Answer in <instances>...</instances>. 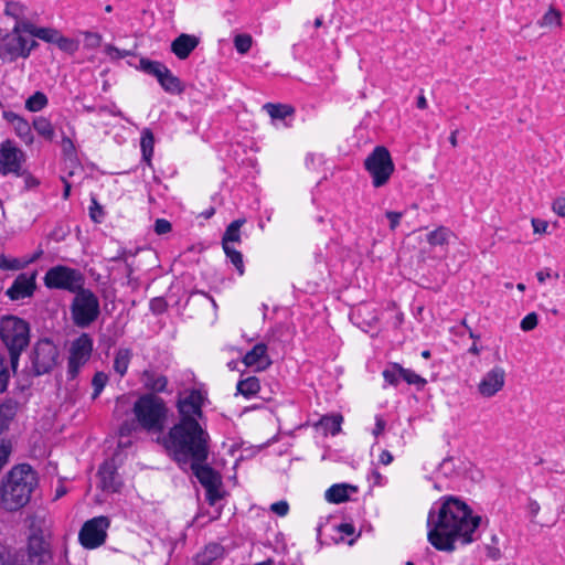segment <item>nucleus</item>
I'll use <instances>...</instances> for the list:
<instances>
[{
    "instance_id": "26",
    "label": "nucleus",
    "mask_w": 565,
    "mask_h": 565,
    "mask_svg": "<svg viewBox=\"0 0 565 565\" xmlns=\"http://www.w3.org/2000/svg\"><path fill=\"white\" fill-rule=\"evenodd\" d=\"M224 555V547L220 543H210L205 548L198 553L195 562L198 565H211L214 561L222 558Z\"/></svg>"
},
{
    "instance_id": "4",
    "label": "nucleus",
    "mask_w": 565,
    "mask_h": 565,
    "mask_svg": "<svg viewBox=\"0 0 565 565\" xmlns=\"http://www.w3.org/2000/svg\"><path fill=\"white\" fill-rule=\"evenodd\" d=\"M30 323L13 315L0 318V340L8 350L10 365L17 372L22 352L30 344Z\"/></svg>"
},
{
    "instance_id": "39",
    "label": "nucleus",
    "mask_w": 565,
    "mask_h": 565,
    "mask_svg": "<svg viewBox=\"0 0 565 565\" xmlns=\"http://www.w3.org/2000/svg\"><path fill=\"white\" fill-rule=\"evenodd\" d=\"M226 257L231 260V263L235 266L236 270L239 275L244 274V262L243 255L241 252L235 249L231 245L222 246Z\"/></svg>"
},
{
    "instance_id": "53",
    "label": "nucleus",
    "mask_w": 565,
    "mask_h": 565,
    "mask_svg": "<svg viewBox=\"0 0 565 565\" xmlns=\"http://www.w3.org/2000/svg\"><path fill=\"white\" fill-rule=\"evenodd\" d=\"M537 315L535 312H530L522 319L520 327L523 331H531L537 326Z\"/></svg>"
},
{
    "instance_id": "50",
    "label": "nucleus",
    "mask_w": 565,
    "mask_h": 565,
    "mask_svg": "<svg viewBox=\"0 0 565 565\" xmlns=\"http://www.w3.org/2000/svg\"><path fill=\"white\" fill-rule=\"evenodd\" d=\"M24 267V264L18 258H7L3 254L0 255V268L3 270H18Z\"/></svg>"
},
{
    "instance_id": "38",
    "label": "nucleus",
    "mask_w": 565,
    "mask_h": 565,
    "mask_svg": "<svg viewBox=\"0 0 565 565\" xmlns=\"http://www.w3.org/2000/svg\"><path fill=\"white\" fill-rule=\"evenodd\" d=\"M25 6L17 1H8L6 3L4 14L18 21H28L25 17Z\"/></svg>"
},
{
    "instance_id": "15",
    "label": "nucleus",
    "mask_w": 565,
    "mask_h": 565,
    "mask_svg": "<svg viewBox=\"0 0 565 565\" xmlns=\"http://www.w3.org/2000/svg\"><path fill=\"white\" fill-rule=\"evenodd\" d=\"M23 152L14 147L10 140H6L0 147V174H20Z\"/></svg>"
},
{
    "instance_id": "40",
    "label": "nucleus",
    "mask_w": 565,
    "mask_h": 565,
    "mask_svg": "<svg viewBox=\"0 0 565 565\" xmlns=\"http://www.w3.org/2000/svg\"><path fill=\"white\" fill-rule=\"evenodd\" d=\"M13 127H14L17 135L21 138V140L24 143L31 145L33 142V135H32L31 127L24 118L19 119L18 122H14Z\"/></svg>"
},
{
    "instance_id": "17",
    "label": "nucleus",
    "mask_w": 565,
    "mask_h": 565,
    "mask_svg": "<svg viewBox=\"0 0 565 565\" xmlns=\"http://www.w3.org/2000/svg\"><path fill=\"white\" fill-rule=\"evenodd\" d=\"M99 488L108 493L119 492L124 486L114 459L105 460L98 468Z\"/></svg>"
},
{
    "instance_id": "27",
    "label": "nucleus",
    "mask_w": 565,
    "mask_h": 565,
    "mask_svg": "<svg viewBox=\"0 0 565 565\" xmlns=\"http://www.w3.org/2000/svg\"><path fill=\"white\" fill-rule=\"evenodd\" d=\"M154 136L149 128H145L141 132L140 148L142 153V160L151 166V159L153 156Z\"/></svg>"
},
{
    "instance_id": "7",
    "label": "nucleus",
    "mask_w": 565,
    "mask_h": 565,
    "mask_svg": "<svg viewBox=\"0 0 565 565\" xmlns=\"http://www.w3.org/2000/svg\"><path fill=\"white\" fill-rule=\"evenodd\" d=\"M364 168L372 177L375 188L385 185L395 170L394 162L388 149L384 146H376L364 160Z\"/></svg>"
},
{
    "instance_id": "14",
    "label": "nucleus",
    "mask_w": 565,
    "mask_h": 565,
    "mask_svg": "<svg viewBox=\"0 0 565 565\" xmlns=\"http://www.w3.org/2000/svg\"><path fill=\"white\" fill-rule=\"evenodd\" d=\"M28 562L30 565H54L50 544L42 533H33L28 540Z\"/></svg>"
},
{
    "instance_id": "31",
    "label": "nucleus",
    "mask_w": 565,
    "mask_h": 565,
    "mask_svg": "<svg viewBox=\"0 0 565 565\" xmlns=\"http://www.w3.org/2000/svg\"><path fill=\"white\" fill-rule=\"evenodd\" d=\"M342 422L343 417L340 414L327 415L321 417L318 426L323 429L324 434H331L334 436L340 433Z\"/></svg>"
},
{
    "instance_id": "63",
    "label": "nucleus",
    "mask_w": 565,
    "mask_h": 565,
    "mask_svg": "<svg viewBox=\"0 0 565 565\" xmlns=\"http://www.w3.org/2000/svg\"><path fill=\"white\" fill-rule=\"evenodd\" d=\"M62 147H63L64 153L66 156H68V157L75 153L74 142L67 136L63 137V139H62Z\"/></svg>"
},
{
    "instance_id": "59",
    "label": "nucleus",
    "mask_w": 565,
    "mask_h": 565,
    "mask_svg": "<svg viewBox=\"0 0 565 565\" xmlns=\"http://www.w3.org/2000/svg\"><path fill=\"white\" fill-rule=\"evenodd\" d=\"M0 565H17L11 558L10 551L7 546L0 543Z\"/></svg>"
},
{
    "instance_id": "33",
    "label": "nucleus",
    "mask_w": 565,
    "mask_h": 565,
    "mask_svg": "<svg viewBox=\"0 0 565 565\" xmlns=\"http://www.w3.org/2000/svg\"><path fill=\"white\" fill-rule=\"evenodd\" d=\"M138 68L148 75L154 76L157 78V81H159V78L163 74L164 68H167V66L159 61H152V60H149L146 57H141L139 60Z\"/></svg>"
},
{
    "instance_id": "42",
    "label": "nucleus",
    "mask_w": 565,
    "mask_h": 565,
    "mask_svg": "<svg viewBox=\"0 0 565 565\" xmlns=\"http://www.w3.org/2000/svg\"><path fill=\"white\" fill-rule=\"evenodd\" d=\"M398 372H402V379L409 385H415L417 390H422L427 384V381L422 377L419 374L415 373L411 369H404L402 366V371L397 370Z\"/></svg>"
},
{
    "instance_id": "41",
    "label": "nucleus",
    "mask_w": 565,
    "mask_h": 565,
    "mask_svg": "<svg viewBox=\"0 0 565 565\" xmlns=\"http://www.w3.org/2000/svg\"><path fill=\"white\" fill-rule=\"evenodd\" d=\"M402 365L398 363H390V365L383 371V377L390 385L396 386L402 379Z\"/></svg>"
},
{
    "instance_id": "18",
    "label": "nucleus",
    "mask_w": 565,
    "mask_h": 565,
    "mask_svg": "<svg viewBox=\"0 0 565 565\" xmlns=\"http://www.w3.org/2000/svg\"><path fill=\"white\" fill-rule=\"evenodd\" d=\"M504 381V370L501 366H494L482 377L478 385V391L484 397H492L502 390Z\"/></svg>"
},
{
    "instance_id": "52",
    "label": "nucleus",
    "mask_w": 565,
    "mask_h": 565,
    "mask_svg": "<svg viewBox=\"0 0 565 565\" xmlns=\"http://www.w3.org/2000/svg\"><path fill=\"white\" fill-rule=\"evenodd\" d=\"M84 34V45L88 49H96L102 43V35L96 32L86 31Z\"/></svg>"
},
{
    "instance_id": "44",
    "label": "nucleus",
    "mask_w": 565,
    "mask_h": 565,
    "mask_svg": "<svg viewBox=\"0 0 565 565\" xmlns=\"http://www.w3.org/2000/svg\"><path fill=\"white\" fill-rule=\"evenodd\" d=\"M253 44L252 35L247 33L237 34L234 38V47L239 54H246Z\"/></svg>"
},
{
    "instance_id": "19",
    "label": "nucleus",
    "mask_w": 565,
    "mask_h": 565,
    "mask_svg": "<svg viewBox=\"0 0 565 565\" xmlns=\"http://www.w3.org/2000/svg\"><path fill=\"white\" fill-rule=\"evenodd\" d=\"M188 470L192 471L204 489L222 484L221 475L214 468L209 466L206 461L191 460L188 463Z\"/></svg>"
},
{
    "instance_id": "21",
    "label": "nucleus",
    "mask_w": 565,
    "mask_h": 565,
    "mask_svg": "<svg viewBox=\"0 0 565 565\" xmlns=\"http://www.w3.org/2000/svg\"><path fill=\"white\" fill-rule=\"evenodd\" d=\"M143 387L148 391L146 394H159L167 391L168 377L153 370H145L141 374Z\"/></svg>"
},
{
    "instance_id": "64",
    "label": "nucleus",
    "mask_w": 565,
    "mask_h": 565,
    "mask_svg": "<svg viewBox=\"0 0 565 565\" xmlns=\"http://www.w3.org/2000/svg\"><path fill=\"white\" fill-rule=\"evenodd\" d=\"M532 226H533L534 233L542 234V233L546 232L548 224L544 220L532 218Z\"/></svg>"
},
{
    "instance_id": "23",
    "label": "nucleus",
    "mask_w": 565,
    "mask_h": 565,
    "mask_svg": "<svg viewBox=\"0 0 565 565\" xmlns=\"http://www.w3.org/2000/svg\"><path fill=\"white\" fill-rule=\"evenodd\" d=\"M267 345L265 343L255 344L252 350H249L243 358V363L246 366H253L256 364L263 363L266 360L265 364L260 369H266L270 365L271 361L267 358Z\"/></svg>"
},
{
    "instance_id": "47",
    "label": "nucleus",
    "mask_w": 565,
    "mask_h": 565,
    "mask_svg": "<svg viewBox=\"0 0 565 565\" xmlns=\"http://www.w3.org/2000/svg\"><path fill=\"white\" fill-rule=\"evenodd\" d=\"M11 452H12L11 441L7 440V439H1L0 440V471L9 462Z\"/></svg>"
},
{
    "instance_id": "56",
    "label": "nucleus",
    "mask_w": 565,
    "mask_h": 565,
    "mask_svg": "<svg viewBox=\"0 0 565 565\" xmlns=\"http://www.w3.org/2000/svg\"><path fill=\"white\" fill-rule=\"evenodd\" d=\"M167 308L168 303L161 297H157L150 300V310L156 315L163 313L167 310Z\"/></svg>"
},
{
    "instance_id": "10",
    "label": "nucleus",
    "mask_w": 565,
    "mask_h": 565,
    "mask_svg": "<svg viewBox=\"0 0 565 565\" xmlns=\"http://www.w3.org/2000/svg\"><path fill=\"white\" fill-rule=\"evenodd\" d=\"M94 350V340L89 333L83 332L71 343L67 359V380L77 377L81 369L89 361Z\"/></svg>"
},
{
    "instance_id": "29",
    "label": "nucleus",
    "mask_w": 565,
    "mask_h": 565,
    "mask_svg": "<svg viewBox=\"0 0 565 565\" xmlns=\"http://www.w3.org/2000/svg\"><path fill=\"white\" fill-rule=\"evenodd\" d=\"M238 394H242L246 398L255 396L260 390L259 380L256 376H249L247 379L238 381L236 385Z\"/></svg>"
},
{
    "instance_id": "16",
    "label": "nucleus",
    "mask_w": 565,
    "mask_h": 565,
    "mask_svg": "<svg viewBox=\"0 0 565 565\" xmlns=\"http://www.w3.org/2000/svg\"><path fill=\"white\" fill-rule=\"evenodd\" d=\"M36 271L19 274L11 287L7 289L6 296L13 301L32 297L36 289Z\"/></svg>"
},
{
    "instance_id": "61",
    "label": "nucleus",
    "mask_w": 565,
    "mask_h": 565,
    "mask_svg": "<svg viewBox=\"0 0 565 565\" xmlns=\"http://www.w3.org/2000/svg\"><path fill=\"white\" fill-rule=\"evenodd\" d=\"M552 210L561 217H565V198H557L553 201Z\"/></svg>"
},
{
    "instance_id": "24",
    "label": "nucleus",
    "mask_w": 565,
    "mask_h": 565,
    "mask_svg": "<svg viewBox=\"0 0 565 565\" xmlns=\"http://www.w3.org/2000/svg\"><path fill=\"white\" fill-rule=\"evenodd\" d=\"M158 83L164 92L171 95H179L184 92V85L181 79L173 75V73L167 67L163 74L159 78Z\"/></svg>"
},
{
    "instance_id": "45",
    "label": "nucleus",
    "mask_w": 565,
    "mask_h": 565,
    "mask_svg": "<svg viewBox=\"0 0 565 565\" xmlns=\"http://www.w3.org/2000/svg\"><path fill=\"white\" fill-rule=\"evenodd\" d=\"M107 382H108V376L106 373L96 372L94 374L93 380H92V385H93V390H94L93 394H92L93 399L97 398L100 395V393L103 392Z\"/></svg>"
},
{
    "instance_id": "46",
    "label": "nucleus",
    "mask_w": 565,
    "mask_h": 565,
    "mask_svg": "<svg viewBox=\"0 0 565 565\" xmlns=\"http://www.w3.org/2000/svg\"><path fill=\"white\" fill-rule=\"evenodd\" d=\"M6 362V356L3 354H0V395L7 391L10 379V374Z\"/></svg>"
},
{
    "instance_id": "58",
    "label": "nucleus",
    "mask_w": 565,
    "mask_h": 565,
    "mask_svg": "<svg viewBox=\"0 0 565 565\" xmlns=\"http://www.w3.org/2000/svg\"><path fill=\"white\" fill-rule=\"evenodd\" d=\"M385 216L390 222V230L394 231L399 225L403 213L396 211H387Z\"/></svg>"
},
{
    "instance_id": "49",
    "label": "nucleus",
    "mask_w": 565,
    "mask_h": 565,
    "mask_svg": "<svg viewBox=\"0 0 565 565\" xmlns=\"http://www.w3.org/2000/svg\"><path fill=\"white\" fill-rule=\"evenodd\" d=\"M139 427L137 419L125 420L118 428V434L120 438L130 437Z\"/></svg>"
},
{
    "instance_id": "11",
    "label": "nucleus",
    "mask_w": 565,
    "mask_h": 565,
    "mask_svg": "<svg viewBox=\"0 0 565 565\" xmlns=\"http://www.w3.org/2000/svg\"><path fill=\"white\" fill-rule=\"evenodd\" d=\"M109 525V519L104 515L95 516L86 521L78 533V540L82 546L94 550L103 545L106 541Z\"/></svg>"
},
{
    "instance_id": "25",
    "label": "nucleus",
    "mask_w": 565,
    "mask_h": 565,
    "mask_svg": "<svg viewBox=\"0 0 565 565\" xmlns=\"http://www.w3.org/2000/svg\"><path fill=\"white\" fill-rule=\"evenodd\" d=\"M349 490L356 491L358 488L347 483H335L326 491L324 498L330 503H342L349 500Z\"/></svg>"
},
{
    "instance_id": "12",
    "label": "nucleus",
    "mask_w": 565,
    "mask_h": 565,
    "mask_svg": "<svg viewBox=\"0 0 565 565\" xmlns=\"http://www.w3.org/2000/svg\"><path fill=\"white\" fill-rule=\"evenodd\" d=\"M22 21L15 22L12 31L1 36L0 40V60L3 62H15L26 53L25 38L22 35L24 30L21 29Z\"/></svg>"
},
{
    "instance_id": "3",
    "label": "nucleus",
    "mask_w": 565,
    "mask_h": 565,
    "mask_svg": "<svg viewBox=\"0 0 565 565\" xmlns=\"http://www.w3.org/2000/svg\"><path fill=\"white\" fill-rule=\"evenodd\" d=\"M38 484L36 472L29 463H20L4 476L0 486V504L6 511H18L26 505Z\"/></svg>"
},
{
    "instance_id": "43",
    "label": "nucleus",
    "mask_w": 565,
    "mask_h": 565,
    "mask_svg": "<svg viewBox=\"0 0 565 565\" xmlns=\"http://www.w3.org/2000/svg\"><path fill=\"white\" fill-rule=\"evenodd\" d=\"M54 44H56L61 51L67 54H74L78 50V42L62 35L61 32L58 33Z\"/></svg>"
},
{
    "instance_id": "2",
    "label": "nucleus",
    "mask_w": 565,
    "mask_h": 565,
    "mask_svg": "<svg viewBox=\"0 0 565 565\" xmlns=\"http://www.w3.org/2000/svg\"><path fill=\"white\" fill-rule=\"evenodd\" d=\"M210 441V434L200 422H177L162 438L169 456L184 471L191 460L207 461Z\"/></svg>"
},
{
    "instance_id": "35",
    "label": "nucleus",
    "mask_w": 565,
    "mask_h": 565,
    "mask_svg": "<svg viewBox=\"0 0 565 565\" xmlns=\"http://www.w3.org/2000/svg\"><path fill=\"white\" fill-rule=\"evenodd\" d=\"M49 104V99L43 92H35L25 100V108L29 111L38 113L45 108Z\"/></svg>"
},
{
    "instance_id": "34",
    "label": "nucleus",
    "mask_w": 565,
    "mask_h": 565,
    "mask_svg": "<svg viewBox=\"0 0 565 565\" xmlns=\"http://www.w3.org/2000/svg\"><path fill=\"white\" fill-rule=\"evenodd\" d=\"M264 108L267 110L268 115L273 119H285L291 115H294L295 109L290 105L286 104H273L267 103L264 105Z\"/></svg>"
},
{
    "instance_id": "28",
    "label": "nucleus",
    "mask_w": 565,
    "mask_h": 565,
    "mask_svg": "<svg viewBox=\"0 0 565 565\" xmlns=\"http://www.w3.org/2000/svg\"><path fill=\"white\" fill-rule=\"evenodd\" d=\"M454 236L451 230L446 226H439L427 234V242L430 246H444L449 243L450 237Z\"/></svg>"
},
{
    "instance_id": "32",
    "label": "nucleus",
    "mask_w": 565,
    "mask_h": 565,
    "mask_svg": "<svg viewBox=\"0 0 565 565\" xmlns=\"http://www.w3.org/2000/svg\"><path fill=\"white\" fill-rule=\"evenodd\" d=\"M132 358V351L128 348H121L117 351L114 359V370L120 376L127 373L130 360Z\"/></svg>"
},
{
    "instance_id": "22",
    "label": "nucleus",
    "mask_w": 565,
    "mask_h": 565,
    "mask_svg": "<svg viewBox=\"0 0 565 565\" xmlns=\"http://www.w3.org/2000/svg\"><path fill=\"white\" fill-rule=\"evenodd\" d=\"M21 29L24 33L32 35L33 38L40 39L46 43L55 42L60 31L49 26H36L31 21H22Z\"/></svg>"
},
{
    "instance_id": "20",
    "label": "nucleus",
    "mask_w": 565,
    "mask_h": 565,
    "mask_svg": "<svg viewBox=\"0 0 565 565\" xmlns=\"http://www.w3.org/2000/svg\"><path fill=\"white\" fill-rule=\"evenodd\" d=\"M200 44V39L193 34L181 33L171 42V52L179 58L185 60Z\"/></svg>"
},
{
    "instance_id": "9",
    "label": "nucleus",
    "mask_w": 565,
    "mask_h": 565,
    "mask_svg": "<svg viewBox=\"0 0 565 565\" xmlns=\"http://www.w3.org/2000/svg\"><path fill=\"white\" fill-rule=\"evenodd\" d=\"M58 358V348L51 339H39L33 344L30 353L33 374L35 376H41L52 372L57 365Z\"/></svg>"
},
{
    "instance_id": "30",
    "label": "nucleus",
    "mask_w": 565,
    "mask_h": 565,
    "mask_svg": "<svg viewBox=\"0 0 565 565\" xmlns=\"http://www.w3.org/2000/svg\"><path fill=\"white\" fill-rule=\"evenodd\" d=\"M245 222V218H237L226 227L222 237V246L241 242V227Z\"/></svg>"
},
{
    "instance_id": "60",
    "label": "nucleus",
    "mask_w": 565,
    "mask_h": 565,
    "mask_svg": "<svg viewBox=\"0 0 565 565\" xmlns=\"http://www.w3.org/2000/svg\"><path fill=\"white\" fill-rule=\"evenodd\" d=\"M270 510L279 516H285L289 511V505L286 501H278L270 505Z\"/></svg>"
},
{
    "instance_id": "48",
    "label": "nucleus",
    "mask_w": 565,
    "mask_h": 565,
    "mask_svg": "<svg viewBox=\"0 0 565 565\" xmlns=\"http://www.w3.org/2000/svg\"><path fill=\"white\" fill-rule=\"evenodd\" d=\"M90 206H89V217L95 223H100L105 216V212L103 206L98 203L95 196L90 200Z\"/></svg>"
},
{
    "instance_id": "6",
    "label": "nucleus",
    "mask_w": 565,
    "mask_h": 565,
    "mask_svg": "<svg viewBox=\"0 0 565 565\" xmlns=\"http://www.w3.org/2000/svg\"><path fill=\"white\" fill-rule=\"evenodd\" d=\"M70 309L72 320L78 328L89 327L100 315L97 296L90 289L84 287L75 292Z\"/></svg>"
},
{
    "instance_id": "1",
    "label": "nucleus",
    "mask_w": 565,
    "mask_h": 565,
    "mask_svg": "<svg viewBox=\"0 0 565 565\" xmlns=\"http://www.w3.org/2000/svg\"><path fill=\"white\" fill-rule=\"evenodd\" d=\"M481 518L473 516L470 507L462 500L448 495L443 498L438 510L428 513V541L438 551L452 552L456 543L467 545L473 542V533Z\"/></svg>"
},
{
    "instance_id": "13",
    "label": "nucleus",
    "mask_w": 565,
    "mask_h": 565,
    "mask_svg": "<svg viewBox=\"0 0 565 565\" xmlns=\"http://www.w3.org/2000/svg\"><path fill=\"white\" fill-rule=\"evenodd\" d=\"M204 394L200 390H191L183 397H179L177 409L179 414L178 422H199L203 418Z\"/></svg>"
},
{
    "instance_id": "37",
    "label": "nucleus",
    "mask_w": 565,
    "mask_h": 565,
    "mask_svg": "<svg viewBox=\"0 0 565 565\" xmlns=\"http://www.w3.org/2000/svg\"><path fill=\"white\" fill-rule=\"evenodd\" d=\"M33 127L35 131L45 138L46 140H52L54 137V128L51 121L45 117H38L33 121Z\"/></svg>"
},
{
    "instance_id": "51",
    "label": "nucleus",
    "mask_w": 565,
    "mask_h": 565,
    "mask_svg": "<svg viewBox=\"0 0 565 565\" xmlns=\"http://www.w3.org/2000/svg\"><path fill=\"white\" fill-rule=\"evenodd\" d=\"M104 52L107 56H109L110 60L118 61L121 60L128 55H131L132 53L127 50H120L113 44H107L104 49Z\"/></svg>"
},
{
    "instance_id": "5",
    "label": "nucleus",
    "mask_w": 565,
    "mask_h": 565,
    "mask_svg": "<svg viewBox=\"0 0 565 565\" xmlns=\"http://www.w3.org/2000/svg\"><path fill=\"white\" fill-rule=\"evenodd\" d=\"M132 413L140 429L161 433L168 415L163 398L154 394H142L134 403Z\"/></svg>"
},
{
    "instance_id": "36",
    "label": "nucleus",
    "mask_w": 565,
    "mask_h": 565,
    "mask_svg": "<svg viewBox=\"0 0 565 565\" xmlns=\"http://www.w3.org/2000/svg\"><path fill=\"white\" fill-rule=\"evenodd\" d=\"M537 24L541 28L561 26L562 25V12L554 7H550V9L544 13L542 19L537 21Z\"/></svg>"
},
{
    "instance_id": "57",
    "label": "nucleus",
    "mask_w": 565,
    "mask_h": 565,
    "mask_svg": "<svg viewBox=\"0 0 565 565\" xmlns=\"http://www.w3.org/2000/svg\"><path fill=\"white\" fill-rule=\"evenodd\" d=\"M24 179V190H31L40 184V181L28 171H21L20 174Z\"/></svg>"
},
{
    "instance_id": "55",
    "label": "nucleus",
    "mask_w": 565,
    "mask_h": 565,
    "mask_svg": "<svg viewBox=\"0 0 565 565\" xmlns=\"http://www.w3.org/2000/svg\"><path fill=\"white\" fill-rule=\"evenodd\" d=\"M172 225L171 223L166 218H157L153 225V231L158 235H164L169 232H171Z\"/></svg>"
},
{
    "instance_id": "8",
    "label": "nucleus",
    "mask_w": 565,
    "mask_h": 565,
    "mask_svg": "<svg viewBox=\"0 0 565 565\" xmlns=\"http://www.w3.org/2000/svg\"><path fill=\"white\" fill-rule=\"evenodd\" d=\"M43 280L49 289H60L75 294L84 287L85 277L76 268L56 265L45 273Z\"/></svg>"
},
{
    "instance_id": "62",
    "label": "nucleus",
    "mask_w": 565,
    "mask_h": 565,
    "mask_svg": "<svg viewBox=\"0 0 565 565\" xmlns=\"http://www.w3.org/2000/svg\"><path fill=\"white\" fill-rule=\"evenodd\" d=\"M334 529L348 536H352L355 534V526L352 523H341L339 525H335Z\"/></svg>"
},
{
    "instance_id": "54",
    "label": "nucleus",
    "mask_w": 565,
    "mask_h": 565,
    "mask_svg": "<svg viewBox=\"0 0 565 565\" xmlns=\"http://www.w3.org/2000/svg\"><path fill=\"white\" fill-rule=\"evenodd\" d=\"M221 486H213L205 488V497L206 501L210 505H214L218 500L222 499V493L220 491Z\"/></svg>"
}]
</instances>
